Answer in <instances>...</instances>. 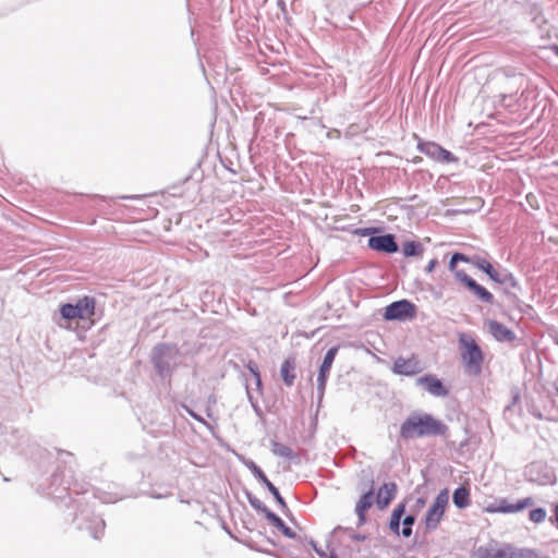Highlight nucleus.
Returning a JSON list of instances; mask_svg holds the SVG:
<instances>
[{
    "mask_svg": "<svg viewBox=\"0 0 558 558\" xmlns=\"http://www.w3.org/2000/svg\"><path fill=\"white\" fill-rule=\"evenodd\" d=\"M470 264L485 272L494 282L498 279L500 271L496 270L493 265L480 255L470 257Z\"/></svg>",
    "mask_w": 558,
    "mask_h": 558,
    "instance_id": "nucleus-18",
    "label": "nucleus"
},
{
    "mask_svg": "<svg viewBox=\"0 0 558 558\" xmlns=\"http://www.w3.org/2000/svg\"><path fill=\"white\" fill-rule=\"evenodd\" d=\"M555 49H556V52H557V54H558V47L556 46V47H555Z\"/></svg>",
    "mask_w": 558,
    "mask_h": 558,
    "instance_id": "nucleus-47",
    "label": "nucleus"
},
{
    "mask_svg": "<svg viewBox=\"0 0 558 558\" xmlns=\"http://www.w3.org/2000/svg\"><path fill=\"white\" fill-rule=\"evenodd\" d=\"M468 290L483 303L493 305L495 302L494 295L485 287L478 284L475 280L468 287Z\"/></svg>",
    "mask_w": 558,
    "mask_h": 558,
    "instance_id": "nucleus-22",
    "label": "nucleus"
},
{
    "mask_svg": "<svg viewBox=\"0 0 558 558\" xmlns=\"http://www.w3.org/2000/svg\"><path fill=\"white\" fill-rule=\"evenodd\" d=\"M327 377H320V376H317V399H318V402H322L323 398H324V395H325V390H326V385H327Z\"/></svg>",
    "mask_w": 558,
    "mask_h": 558,
    "instance_id": "nucleus-36",
    "label": "nucleus"
},
{
    "mask_svg": "<svg viewBox=\"0 0 558 558\" xmlns=\"http://www.w3.org/2000/svg\"><path fill=\"white\" fill-rule=\"evenodd\" d=\"M459 343L465 371L473 376H478L482 373V364L484 362V353L481 347L471 336L465 333L460 335Z\"/></svg>",
    "mask_w": 558,
    "mask_h": 558,
    "instance_id": "nucleus-4",
    "label": "nucleus"
},
{
    "mask_svg": "<svg viewBox=\"0 0 558 558\" xmlns=\"http://www.w3.org/2000/svg\"><path fill=\"white\" fill-rule=\"evenodd\" d=\"M417 149L420 153L439 162L457 161V157L452 153L442 148L435 142H425L420 140L417 143Z\"/></svg>",
    "mask_w": 558,
    "mask_h": 558,
    "instance_id": "nucleus-7",
    "label": "nucleus"
},
{
    "mask_svg": "<svg viewBox=\"0 0 558 558\" xmlns=\"http://www.w3.org/2000/svg\"><path fill=\"white\" fill-rule=\"evenodd\" d=\"M405 512V505L402 502V504H399L392 511L391 515L392 517H396V518H400L402 519V515L404 514Z\"/></svg>",
    "mask_w": 558,
    "mask_h": 558,
    "instance_id": "nucleus-41",
    "label": "nucleus"
},
{
    "mask_svg": "<svg viewBox=\"0 0 558 558\" xmlns=\"http://www.w3.org/2000/svg\"><path fill=\"white\" fill-rule=\"evenodd\" d=\"M416 386L424 388L434 397H447L449 390L435 375L427 374L416 379Z\"/></svg>",
    "mask_w": 558,
    "mask_h": 558,
    "instance_id": "nucleus-11",
    "label": "nucleus"
},
{
    "mask_svg": "<svg viewBox=\"0 0 558 558\" xmlns=\"http://www.w3.org/2000/svg\"><path fill=\"white\" fill-rule=\"evenodd\" d=\"M470 257L471 256H466L463 253H459V252L453 253L451 255L450 260H449V270L454 274L458 270L457 264L459 262H463V263H469L470 264Z\"/></svg>",
    "mask_w": 558,
    "mask_h": 558,
    "instance_id": "nucleus-32",
    "label": "nucleus"
},
{
    "mask_svg": "<svg viewBox=\"0 0 558 558\" xmlns=\"http://www.w3.org/2000/svg\"><path fill=\"white\" fill-rule=\"evenodd\" d=\"M454 278L460 281L461 283H463L465 286V288H468L473 281L474 279L471 278L464 270H461V269H458L454 274H453Z\"/></svg>",
    "mask_w": 558,
    "mask_h": 558,
    "instance_id": "nucleus-35",
    "label": "nucleus"
},
{
    "mask_svg": "<svg viewBox=\"0 0 558 558\" xmlns=\"http://www.w3.org/2000/svg\"><path fill=\"white\" fill-rule=\"evenodd\" d=\"M248 398H250V400H252V397H251V396H248ZM251 402H252V405H253V408H254V410H255L256 414H257L258 416H262V415H263V412H262L260 408L258 407V404H257V403H254L253 401H251Z\"/></svg>",
    "mask_w": 558,
    "mask_h": 558,
    "instance_id": "nucleus-44",
    "label": "nucleus"
},
{
    "mask_svg": "<svg viewBox=\"0 0 558 558\" xmlns=\"http://www.w3.org/2000/svg\"><path fill=\"white\" fill-rule=\"evenodd\" d=\"M296 360L294 356L287 357L280 367V377L286 386L291 387L296 378Z\"/></svg>",
    "mask_w": 558,
    "mask_h": 558,
    "instance_id": "nucleus-15",
    "label": "nucleus"
},
{
    "mask_svg": "<svg viewBox=\"0 0 558 558\" xmlns=\"http://www.w3.org/2000/svg\"><path fill=\"white\" fill-rule=\"evenodd\" d=\"M488 329L492 336L499 342H513L517 339L514 331L497 320H489Z\"/></svg>",
    "mask_w": 558,
    "mask_h": 558,
    "instance_id": "nucleus-13",
    "label": "nucleus"
},
{
    "mask_svg": "<svg viewBox=\"0 0 558 558\" xmlns=\"http://www.w3.org/2000/svg\"><path fill=\"white\" fill-rule=\"evenodd\" d=\"M425 505V499L423 497H420L416 499V508L420 509Z\"/></svg>",
    "mask_w": 558,
    "mask_h": 558,
    "instance_id": "nucleus-45",
    "label": "nucleus"
},
{
    "mask_svg": "<svg viewBox=\"0 0 558 558\" xmlns=\"http://www.w3.org/2000/svg\"><path fill=\"white\" fill-rule=\"evenodd\" d=\"M372 231H373V229L365 228V229H361V230L359 231V233H360V234H362V235H366V234H371V233H372Z\"/></svg>",
    "mask_w": 558,
    "mask_h": 558,
    "instance_id": "nucleus-46",
    "label": "nucleus"
},
{
    "mask_svg": "<svg viewBox=\"0 0 558 558\" xmlns=\"http://www.w3.org/2000/svg\"><path fill=\"white\" fill-rule=\"evenodd\" d=\"M374 500V490L371 488L368 492L363 494L357 500L355 506V512L359 517V524L365 523V513L372 507Z\"/></svg>",
    "mask_w": 558,
    "mask_h": 558,
    "instance_id": "nucleus-17",
    "label": "nucleus"
},
{
    "mask_svg": "<svg viewBox=\"0 0 558 558\" xmlns=\"http://www.w3.org/2000/svg\"><path fill=\"white\" fill-rule=\"evenodd\" d=\"M185 411L186 413L193 417L194 420H196L197 422L204 424V425H207V422L204 420L203 416H201L199 414H197L196 412H194L192 409H190L187 405L185 404H182L181 405Z\"/></svg>",
    "mask_w": 558,
    "mask_h": 558,
    "instance_id": "nucleus-39",
    "label": "nucleus"
},
{
    "mask_svg": "<svg viewBox=\"0 0 558 558\" xmlns=\"http://www.w3.org/2000/svg\"><path fill=\"white\" fill-rule=\"evenodd\" d=\"M557 393H558V387H557Z\"/></svg>",
    "mask_w": 558,
    "mask_h": 558,
    "instance_id": "nucleus-48",
    "label": "nucleus"
},
{
    "mask_svg": "<svg viewBox=\"0 0 558 558\" xmlns=\"http://www.w3.org/2000/svg\"><path fill=\"white\" fill-rule=\"evenodd\" d=\"M335 538H330V536L327 539V549L329 550V554H327L325 550H323L320 547H318L317 543L313 539L310 541V545L313 548V550L320 557V558H338L335 548L331 547V544Z\"/></svg>",
    "mask_w": 558,
    "mask_h": 558,
    "instance_id": "nucleus-27",
    "label": "nucleus"
},
{
    "mask_svg": "<svg viewBox=\"0 0 558 558\" xmlns=\"http://www.w3.org/2000/svg\"><path fill=\"white\" fill-rule=\"evenodd\" d=\"M340 533L347 534L348 537L351 538L352 541L361 542V541L366 539L365 535L355 533L353 531V529H351V527H342V526L335 527L332 530V532L330 533V538H336Z\"/></svg>",
    "mask_w": 558,
    "mask_h": 558,
    "instance_id": "nucleus-28",
    "label": "nucleus"
},
{
    "mask_svg": "<svg viewBox=\"0 0 558 558\" xmlns=\"http://www.w3.org/2000/svg\"><path fill=\"white\" fill-rule=\"evenodd\" d=\"M452 501L458 509H465L470 506V489L465 486H459L454 489Z\"/></svg>",
    "mask_w": 558,
    "mask_h": 558,
    "instance_id": "nucleus-24",
    "label": "nucleus"
},
{
    "mask_svg": "<svg viewBox=\"0 0 558 558\" xmlns=\"http://www.w3.org/2000/svg\"><path fill=\"white\" fill-rule=\"evenodd\" d=\"M400 523H401V519L400 518H396V517H390V520H389V529L392 533L397 534V535H400Z\"/></svg>",
    "mask_w": 558,
    "mask_h": 558,
    "instance_id": "nucleus-38",
    "label": "nucleus"
},
{
    "mask_svg": "<svg viewBox=\"0 0 558 558\" xmlns=\"http://www.w3.org/2000/svg\"><path fill=\"white\" fill-rule=\"evenodd\" d=\"M243 464L253 473L256 480H258L274 496L280 510L287 514L289 511L288 505L280 495L278 488L267 478L264 471L251 459L243 460Z\"/></svg>",
    "mask_w": 558,
    "mask_h": 558,
    "instance_id": "nucleus-6",
    "label": "nucleus"
},
{
    "mask_svg": "<svg viewBox=\"0 0 558 558\" xmlns=\"http://www.w3.org/2000/svg\"><path fill=\"white\" fill-rule=\"evenodd\" d=\"M275 527H277L286 537L294 539L296 538V533L293 532L286 523L279 518L275 512L267 511V515L265 517Z\"/></svg>",
    "mask_w": 558,
    "mask_h": 558,
    "instance_id": "nucleus-23",
    "label": "nucleus"
},
{
    "mask_svg": "<svg viewBox=\"0 0 558 558\" xmlns=\"http://www.w3.org/2000/svg\"><path fill=\"white\" fill-rule=\"evenodd\" d=\"M436 264H437V259H435V258L430 259V260L428 262V264L426 265L425 270H426L427 272H432V271L434 270V268H435Z\"/></svg>",
    "mask_w": 558,
    "mask_h": 558,
    "instance_id": "nucleus-43",
    "label": "nucleus"
},
{
    "mask_svg": "<svg viewBox=\"0 0 558 558\" xmlns=\"http://www.w3.org/2000/svg\"><path fill=\"white\" fill-rule=\"evenodd\" d=\"M448 426L429 413L412 412L401 424L399 437L403 440L430 436H445Z\"/></svg>",
    "mask_w": 558,
    "mask_h": 558,
    "instance_id": "nucleus-2",
    "label": "nucleus"
},
{
    "mask_svg": "<svg viewBox=\"0 0 558 558\" xmlns=\"http://www.w3.org/2000/svg\"><path fill=\"white\" fill-rule=\"evenodd\" d=\"M247 368L252 373V375L254 376L257 388L262 389V378H260V373L258 371L257 365L254 362L251 361L247 364Z\"/></svg>",
    "mask_w": 558,
    "mask_h": 558,
    "instance_id": "nucleus-37",
    "label": "nucleus"
},
{
    "mask_svg": "<svg viewBox=\"0 0 558 558\" xmlns=\"http://www.w3.org/2000/svg\"><path fill=\"white\" fill-rule=\"evenodd\" d=\"M338 353V347H331L325 354L324 360L319 366L318 375L320 377H327L329 376L332 363L335 361V357Z\"/></svg>",
    "mask_w": 558,
    "mask_h": 558,
    "instance_id": "nucleus-25",
    "label": "nucleus"
},
{
    "mask_svg": "<svg viewBox=\"0 0 558 558\" xmlns=\"http://www.w3.org/2000/svg\"><path fill=\"white\" fill-rule=\"evenodd\" d=\"M415 523V517L413 514H408L402 520V529L400 530V535L403 537H410L412 535V526Z\"/></svg>",
    "mask_w": 558,
    "mask_h": 558,
    "instance_id": "nucleus-31",
    "label": "nucleus"
},
{
    "mask_svg": "<svg viewBox=\"0 0 558 558\" xmlns=\"http://www.w3.org/2000/svg\"><path fill=\"white\" fill-rule=\"evenodd\" d=\"M420 361L412 356L410 359L398 357L392 365V372L397 375L414 376L422 372Z\"/></svg>",
    "mask_w": 558,
    "mask_h": 558,
    "instance_id": "nucleus-12",
    "label": "nucleus"
},
{
    "mask_svg": "<svg viewBox=\"0 0 558 558\" xmlns=\"http://www.w3.org/2000/svg\"><path fill=\"white\" fill-rule=\"evenodd\" d=\"M511 558H539V556H538L537 551L534 549H529V548L514 549L512 547Z\"/></svg>",
    "mask_w": 558,
    "mask_h": 558,
    "instance_id": "nucleus-34",
    "label": "nucleus"
},
{
    "mask_svg": "<svg viewBox=\"0 0 558 558\" xmlns=\"http://www.w3.org/2000/svg\"><path fill=\"white\" fill-rule=\"evenodd\" d=\"M397 494V484L395 482L384 483L376 496V504L379 509H385Z\"/></svg>",
    "mask_w": 558,
    "mask_h": 558,
    "instance_id": "nucleus-14",
    "label": "nucleus"
},
{
    "mask_svg": "<svg viewBox=\"0 0 558 558\" xmlns=\"http://www.w3.org/2000/svg\"><path fill=\"white\" fill-rule=\"evenodd\" d=\"M499 284H505L507 288L520 290V283L518 279L513 276L512 272L508 271L507 269H504V271H500L498 275V279L495 281ZM505 293L511 298V299H518V296L514 293H511L508 289L505 290Z\"/></svg>",
    "mask_w": 558,
    "mask_h": 558,
    "instance_id": "nucleus-19",
    "label": "nucleus"
},
{
    "mask_svg": "<svg viewBox=\"0 0 558 558\" xmlns=\"http://www.w3.org/2000/svg\"><path fill=\"white\" fill-rule=\"evenodd\" d=\"M423 251V245L415 241H407L402 246V253L405 257L421 256Z\"/></svg>",
    "mask_w": 558,
    "mask_h": 558,
    "instance_id": "nucleus-26",
    "label": "nucleus"
},
{
    "mask_svg": "<svg viewBox=\"0 0 558 558\" xmlns=\"http://www.w3.org/2000/svg\"><path fill=\"white\" fill-rule=\"evenodd\" d=\"M546 515H547V512L544 508L542 507H538V508H535V509H532L529 513V519L530 521H532L533 523H543L546 519Z\"/></svg>",
    "mask_w": 558,
    "mask_h": 558,
    "instance_id": "nucleus-33",
    "label": "nucleus"
},
{
    "mask_svg": "<svg viewBox=\"0 0 558 558\" xmlns=\"http://www.w3.org/2000/svg\"><path fill=\"white\" fill-rule=\"evenodd\" d=\"M96 301L93 296H84L80 299L75 306L78 308L80 319L90 318L95 314Z\"/></svg>",
    "mask_w": 558,
    "mask_h": 558,
    "instance_id": "nucleus-20",
    "label": "nucleus"
},
{
    "mask_svg": "<svg viewBox=\"0 0 558 558\" xmlns=\"http://www.w3.org/2000/svg\"><path fill=\"white\" fill-rule=\"evenodd\" d=\"M92 495L94 498H99L100 501L104 504L116 502L118 500L116 497H112L110 494H102L100 496H97L94 489L92 490Z\"/></svg>",
    "mask_w": 558,
    "mask_h": 558,
    "instance_id": "nucleus-40",
    "label": "nucleus"
},
{
    "mask_svg": "<svg viewBox=\"0 0 558 558\" xmlns=\"http://www.w3.org/2000/svg\"><path fill=\"white\" fill-rule=\"evenodd\" d=\"M271 451L275 456L299 463V456L287 445L279 441H271Z\"/></svg>",
    "mask_w": 558,
    "mask_h": 558,
    "instance_id": "nucleus-21",
    "label": "nucleus"
},
{
    "mask_svg": "<svg viewBox=\"0 0 558 558\" xmlns=\"http://www.w3.org/2000/svg\"><path fill=\"white\" fill-rule=\"evenodd\" d=\"M448 502L449 493L448 489L445 488L438 493L433 505L425 514L424 524L427 532L437 530L442 520Z\"/></svg>",
    "mask_w": 558,
    "mask_h": 558,
    "instance_id": "nucleus-5",
    "label": "nucleus"
},
{
    "mask_svg": "<svg viewBox=\"0 0 558 558\" xmlns=\"http://www.w3.org/2000/svg\"><path fill=\"white\" fill-rule=\"evenodd\" d=\"M512 546L505 545L496 550H493L486 546H481L476 550V558H511Z\"/></svg>",
    "mask_w": 558,
    "mask_h": 558,
    "instance_id": "nucleus-16",
    "label": "nucleus"
},
{
    "mask_svg": "<svg viewBox=\"0 0 558 558\" xmlns=\"http://www.w3.org/2000/svg\"><path fill=\"white\" fill-rule=\"evenodd\" d=\"M66 469L60 466L51 475V482L48 489V495L52 498L65 500L68 497L70 501L77 508L74 514L73 522L77 530H86L95 539H99L104 534L106 523L102 518L95 515L89 509L88 499L86 495L88 489L77 490L76 484L71 486V475L65 473Z\"/></svg>",
    "mask_w": 558,
    "mask_h": 558,
    "instance_id": "nucleus-1",
    "label": "nucleus"
},
{
    "mask_svg": "<svg viewBox=\"0 0 558 558\" xmlns=\"http://www.w3.org/2000/svg\"><path fill=\"white\" fill-rule=\"evenodd\" d=\"M180 359L181 350L175 343H158L150 353V362L161 379L172 376L181 363Z\"/></svg>",
    "mask_w": 558,
    "mask_h": 558,
    "instance_id": "nucleus-3",
    "label": "nucleus"
},
{
    "mask_svg": "<svg viewBox=\"0 0 558 558\" xmlns=\"http://www.w3.org/2000/svg\"><path fill=\"white\" fill-rule=\"evenodd\" d=\"M549 521H550L551 524H554V525H556L558 527V504L555 506L554 517H550Z\"/></svg>",
    "mask_w": 558,
    "mask_h": 558,
    "instance_id": "nucleus-42",
    "label": "nucleus"
},
{
    "mask_svg": "<svg viewBox=\"0 0 558 558\" xmlns=\"http://www.w3.org/2000/svg\"><path fill=\"white\" fill-rule=\"evenodd\" d=\"M368 246L374 251L384 252L388 254H393L399 250V246L396 242V238L391 233L372 235L368 239Z\"/></svg>",
    "mask_w": 558,
    "mask_h": 558,
    "instance_id": "nucleus-10",
    "label": "nucleus"
},
{
    "mask_svg": "<svg viewBox=\"0 0 558 558\" xmlns=\"http://www.w3.org/2000/svg\"><path fill=\"white\" fill-rule=\"evenodd\" d=\"M534 505V499L532 497H525L519 499L517 502L511 504L507 498H499L492 504L487 510L493 513H517L522 511L523 509L531 507Z\"/></svg>",
    "mask_w": 558,
    "mask_h": 558,
    "instance_id": "nucleus-8",
    "label": "nucleus"
},
{
    "mask_svg": "<svg viewBox=\"0 0 558 558\" xmlns=\"http://www.w3.org/2000/svg\"><path fill=\"white\" fill-rule=\"evenodd\" d=\"M60 314L64 319H76L78 316V308L75 304L65 303L60 307Z\"/></svg>",
    "mask_w": 558,
    "mask_h": 558,
    "instance_id": "nucleus-30",
    "label": "nucleus"
},
{
    "mask_svg": "<svg viewBox=\"0 0 558 558\" xmlns=\"http://www.w3.org/2000/svg\"><path fill=\"white\" fill-rule=\"evenodd\" d=\"M246 499L251 507L255 509L257 512L263 513L265 517L267 515V511H270L267 506L260 501L255 495L251 492H245Z\"/></svg>",
    "mask_w": 558,
    "mask_h": 558,
    "instance_id": "nucleus-29",
    "label": "nucleus"
},
{
    "mask_svg": "<svg viewBox=\"0 0 558 558\" xmlns=\"http://www.w3.org/2000/svg\"><path fill=\"white\" fill-rule=\"evenodd\" d=\"M415 314V305L408 300L392 302L386 307L384 318L386 320H404Z\"/></svg>",
    "mask_w": 558,
    "mask_h": 558,
    "instance_id": "nucleus-9",
    "label": "nucleus"
}]
</instances>
